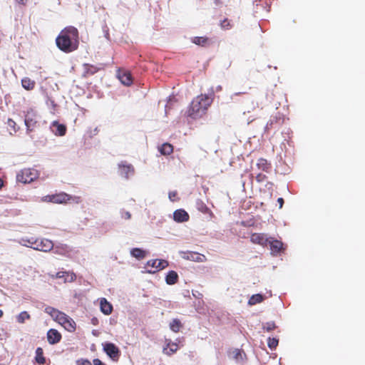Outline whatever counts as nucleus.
<instances>
[{
  "label": "nucleus",
  "instance_id": "6e6552de",
  "mask_svg": "<svg viewBox=\"0 0 365 365\" xmlns=\"http://www.w3.org/2000/svg\"><path fill=\"white\" fill-rule=\"evenodd\" d=\"M69 195L62 192L59 194L52 195H46L43 197V201L48 202H53V203H63L69 200Z\"/></svg>",
  "mask_w": 365,
  "mask_h": 365
},
{
  "label": "nucleus",
  "instance_id": "7ed1b4c3",
  "mask_svg": "<svg viewBox=\"0 0 365 365\" xmlns=\"http://www.w3.org/2000/svg\"><path fill=\"white\" fill-rule=\"evenodd\" d=\"M38 177V171L35 169L26 168L22 170L16 175L18 182L22 183H30Z\"/></svg>",
  "mask_w": 365,
  "mask_h": 365
},
{
  "label": "nucleus",
  "instance_id": "864d4df0",
  "mask_svg": "<svg viewBox=\"0 0 365 365\" xmlns=\"http://www.w3.org/2000/svg\"><path fill=\"white\" fill-rule=\"evenodd\" d=\"M2 186H3V181L1 179H0V189L1 188Z\"/></svg>",
  "mask_w": 365,
  "mask_h": 365
},
{
  "label": "nucleus",
  "instance_id": "423d86ee",
  "mask_svg": "<svg viewBox=\"0 0 365 365\" xmlns=\"http://www.w3.org/2000/svg\"><path fill=\"white\" fill-rule=\"evenodd\" d=\"M103 351L113 361H117L120 355V351L118 346L110 342L103 344Z\"/></svg>",
  "mask_w": 365,
  "mask_h": 365
},
{
  "label": "nucleus",
  "instance_id": "c756f323",
  "mask_svg": "<svg viewBox=\"0 0 365 365\" xmlns=\"http://www.w3.org/2000/svg\"><path fill=\"white\" fill-rule=\"evenodd\" d=\"M197 209L202 213L207 214L210 212L207 206L200 200H197L196 202Z\"/></svg>",
  "mask_w": 365,
  "mask_h": 365
},
{
  "label": "nucleus",
  "instance_id": "3c124183",
  "mask_svg": "<svg viewBox=\"0 0 365 365\" xmlns=\"http://www.w3.org/2000/svg\"><path fill=\"white\" fill-rule=\"evenodd\" d=\"M242 93H233L231 96H230V98L231 99H233L234 98V96H238V95H240Z\"/></svg>",
  "mask_w": 365,
  "mask_h": 365
},
{
  "label": "nucleus",
  "instance_id": "e433bc0d",
  "mask_svg": "<svg viewBox=\"0 0 365 365\" xmlns=\"http://www.w3.org/2000/svg\"><path fill=\"white\" fill-rule=\"evenodd\" d=\"M119 213L122 219L130 220L131 218V213L124 209H120Z\"/></svg>",
  "mask_w": 365,
  "mask_h": 365
},
{
  "label": "nucleus",
  "instance_id": "9b49d317",
  "mask_svg": "<svg viewBox=\"0 0 365 365\" xmlns=\"http://www.w3.org/2000/svg\"><path fill=\"white\" fill-rule=\"evenodd\" d=\"M50 129L55 135L58 136H63L66 132V125L61 124L56 120L52 122L50 126Z\"/></svg>",
  "mask_w": 365,
  "mask_h": 365
},
{
  "label": "nucleus",
  "instance_id": "5fc2aeb1",
  "mask_svg": "<svg viewBox=\"0 0 365 365\" xmlns=\"http://www.w3.org/2000/svg\"><path fill=\"white\" fill-rule=\"evenodd\" d=\"M3 316V312L0 309V318Z\"/></svg>",
  "mask_w": 365,
  "mask_h": 365
},
{
  "label": "nucleus",
  "instance_id": "39448f33",
  "mask_svg": "<svg viewBox=\"0 0 365 365\" xmlns=\"http://www.w3.org/2000/svg\"><path fill=\"white\" fill-rule=\"evenodd\" d=\"M24 122L28 132L34 130L38 123L36 113L33 110H28L25 115Z\"/></svg>",
  "mask_w": 365,
  "mask_h": 365
},
{
  "label": "nucleus",
  "instance_id": "393cba45",
  "mask_svg": "<svg viewBox=\"0 0 365 365\" xmlns=\"http://www.w3.org/2000/svg\"><path fill=\"white\" fill-rule=\"evenodd\" d=\"M70 252V248L66 245H61L54 247V252L61 255H68Z\"/></svg>",
  "mask_w": 365,
  "mask_h": 365
},
{
  "label": "nucleus",
  "instance_id": "c9c22d12",
  "mask_svg": "<svg viewBox=\"0 0 365 365\" xmlns=\"http://www.w3.org/2000/svg\"><path fill=\"white\" fill-rule=\"evenodd\" d=\"M207 41V39L204 37H195L192 42L196 45L204 46Z\"/></svg>",
  "mask_w": 365,
  "mask_h": 365
},
{
  "label": "nucleus",
  "instance_id": "f03ea898",
  "mask_svg": "<svg viewBox=\"0 0 365 365\" xmlns=\"http://www.w3.org/2000/svg\"><path fill=\"white\" fill-rule=\"evenodd\" d=\"M215 91L211 88L208 94L200 95L192 101L187 115L193 119L201 118L213 101Z\"/></svg>",
  "mask_w": 365,
  "mask_h": 365
},
{
  "label": "nucleus",
  "instance_id": "09e8293b",
  "mask_svg": "<svg viewBox=\"0 0 365 365\" xmlns=\"http://www.w3.org/2000/svg\"><path fill=\"white\" fill-rule=\"evenodd\" d=\"M277 202H278V203H279V208H282V206H283V204H284V200H283V198H282V197H279V198H278V200H277Z\"/></svg>",
  "mask_w": 365,
  "mask_h": 365
},
{
  "label": "nucleus",
  "instance_id": "20e7f679",
  "mask_svg": "<svg viewBox=\"0 0 365 365\" xmlns=\"http://www.w3.org/2000/svg\"><path fill=\"white\" fill-rule=\"evenodd\" d=\"M118 174L125 179L132 178L135 174L134 167L126 161L118 163Z\"/></svg>",
  "mask_w": 365,
  "mask_h": 365
},
{
  "label": "nucleus",
  "instance_id": "8fccbe9b",
  "mask_svg": "<svg viewBox=\"0 0 365 365\" xmlns=\"http://www.w3.org/2000/svg\"><path fill=\"white\" fill-rule=\"evenodd\" d=\"M16 1L19 4L25 5L27 0H16Z\"/></svg>",
  "mask_w": 365,
  "mask_h": 365
},
{
  "label": "nucleus",
  "instance_id": "f257e3e1",
  "mask_svg": "<svg viewBox=\"0 0 365 365\" xmlns=\"http://www.w3.org/2000/svg\"><path fill=\"white\" fill-rule=\"evenodd\" d=\"M57 46L63 51L71 52L78 46V31L73 26H68L61 31L56 39Z\"/></svg>",
  "mask_w": 365,
  "mask_h": 365
},
{
  "label": "nucleus",
  "instance_id": "4be33fe9",
  "mask_svg": "<svg viewBox=\"0 0 365 365\" xmlns=\"http://www.w3.org/2000/svg\"><path fill=\"white\" fill-rule=\"evenodd\" d=\"M257 167L259 170L268 173L271 168L270 164L267 163V160L260 158L257 160Z\"/></svg>",
  "mask_w": 365,
  "mask_h": 365
},
{
  "label": "nucleus",
  "instance_id": "4468645a",
  "mask_svg": "<svg viewBox=\"0 0 365 365\" xmlns=\"http://www.w3.org/2000/svg\"><path fill=\"white\" fill-rule=\"evenodd\" d=\"M228 355L230 359L235 360L237 363L242 362L245 356L244 351L238 349H230Z\"/></svg>",
  "mask_w": 365,
  "mask_h": 365
},
{
  "label": "nucleus",
  "instance_id": "a211bd4d",
  "mask_svg": "<svg viewBox=\"0 0 365 365\" xmlns=\"http://www.w3.org/2000/svg\"><path fill=\"white\" fill-rule=\"evenodd\" d=\"M101 311L106 315L111 314L113 311L112 304L108 302L106 299L101 298L100 300Z\"/></svg>",
  "mask_w": 365,
  "mask_h": 365
},
{
  "label": "nucleus",
  "instance_id": "9d476101",
  "mask_svg": "<svg viewBox=\"0 0 365 365\" xmlns=\"http://www.w3.org/2000/svg\"><path fill=\"white\" fill-rule=\"evenodd\" d=\"M52 278L61 279L64 283L73 282L76 276L73 272H58L56 274L51 275Z\"/></svg>",
  "mask_w": 365,
  "mask_h": 365
},
{
  "label": "nucleus",
  "instance_id": "f704fd0d",
  "mask_svg": "<svg viewBox=\"0 0 365 365\" xmlns=\"http://www.w3.org/2000/svg\"><path fill=\"white\" fill-rule=\"evenodd\" d=\"M267 344L271 349H274L278 345V339L269 337L268 339Z\"/></svg>",
  "mask_w": 365,
  "mask_h": 365
},
{
  "label": "nucleus",
  "instance_id": "c03bdc74",
  "mask_svg": "<svg viewBox=\"0 0 365 365\" xmlns=\"http://www.w3.org/2000/svg\"><path fill=\"white\" fill-rule=\"evenodd\" d=\"M192 296L195 297V298H197V299H200L202 297V294L198 292V291H194L192 290Z\"/></svg>",
  "mask_w": 365,
  "mask_h": 365
},
{
  "label": "nucleus",
  "instance_id": "f3484780",
  "mask_svg": "<svg viewBox=\"0 0 365 365\" xmlns=\"http://www.w3.org/2000/svg\"><path fill=\"white\" fill-rule=\"evenodd\" d=\"M184 259H186L187 260L193 261V262H202L205 261L206 257L205 255L197 253V252H187L184 253V255L182 256Z\"/></svg>",
  "mask_w": 365,
  "mask_h": 365
},
{
  "label": "nucleus",
  "instance_id": "bb28decb",
  "mask_svg": "<svg viewBox=\"0 0 365 365\" xmlns=\"http://www.w3.org/2000/svg\"><path fill=\"white\" fill-rule=\"evenodd\" d=\"M36 361L40 364L43 365L46 362V359L43 356V349L41 347H38L36 349V357H35Z\"/></svg>",
  "mask_w": 365,
  "mask_h": 365
},
{
  "label": "nucleus",
  "instance_id": "2eb2a0df",
  "mask_svg": "<svg viewBox=\"0 0 365 365\" xmlns=\"http://www.w3.org/2000/svg\"><path fill=\"white\" fill-rule=\"evenodd\" d=\"M173 219L177 222H187L189 220V215L182 209L176 210L173 212Z\"/></svg>",
  "mask_w": 365,
  "mask_h": 365
},
{
  "label": "nucleus",
  "instance_id": "79ce46f5",
  "mask_svg": "<svg viewBox=\"0 0 365 365\" xmlns=\"http://www.w3.org/2000/svg\"><path fill=\"white\" fill-rule=\"evenodd\" d=\"M266 178L267 176L262 173H258L256 176V180L258 182H262Z\"/></svg>",
  "mask_w": 365,
  "mask_h": 365
},
{
  "label": "nucleus",
  "instance_id": "a18cd8bd",
  "mask_svg": "<svg viewBox=\"0 0 365 365\" xmlns=\"http://www.w3.org/2000/svg\"><path fill=\"white\" fill-rule=\"evenodd\" d=\"M8 125L14 129V131H16L15 125L16 123L12 120L11 119L8 120Z\"/></svg>",
  "mask_w": 365,
  "mask_h": 365
},
{
  "label": "nucleus",
  "instance_id": "f8f14e48",
  "mask_svg": "<svg viewBox=\"0 0 365 365\" xmlns=\"http://www.w3.org/2000/svg\"><path fill=\"white\" fill-rule=\"evenodd\" d=\"M251 242L255 244H259L262 246H267L269 239L267 235L262 233H254L251 236Z\"/></svg>",
  "mask_w": 365,
  "mask_h": 365
},
{
  "label": "nucleus",
  "instance_id": "a19ab883",
  "mask_svg": "<svg viewBox=\"0 0 365 365\" xmlns=\"http://www.w3.org/2000/svg\"><path fill=\"white\" fill-rule=\"evenodd\" d=\"M76 365H92L91 363L87 359H78L76 361Z\"/></svg>",
  "mask_w": 365,
  "mask_h": 365
},
{
  "label": "nucleus",
  "instance_id": "58836bf2",
  "mask_svg": "<svg viewBox=\"0 0 365 365\" xmlns=\"http://www.w3.org/2000/svg\"><path fill=\"white\" fill-rule=\"evenodd\" d=\"M58 309L52 307H46L44 309V312L49 314L52 318L54 317L55 314L57 313Z\"/></svg>",
  "mask_w": 365,
  "mask_h": 365
},
{
  "label": "nucleus",
  "instance_id": "5701e85b",
  "mask_svg": "<svg viewBox=\"0 0 365 365\" xmlns=\"http://www.w3.org/2000/svg\"><path fill=\"white\" fill-rule=\"evenodd\" d=\"M178 275L175 271H170L165 277V282L168 284H174L177 282Z\"/></svg>",
  "mask_w": 365,
  "mask_h": 365
},
{
  "label": "nucleus",
  "instance_id": "49530a36",
  "mask_svg": "<svg viewBox=\"0 0 365 365\" xmlns=\"http://www.w3.org/2000/svg\"><path fill=\"white\" fill-rule=\"evenodd\" d=\"M229 22L227 21V20H224L222 23H221V26L223 28V29H228V26H229Z\"/></svg>",
  "mask_w": 365,
  "mask_h": 365
},
{
  "label": "nucleus",
  "instance_id": "473e14b6",
  "mask_svg": "<svg viewBox=\"0 0 365 365\" xmlns=\"http://www.w3.org/2000/svg\"><path fill=\"white\" fill-rule=\"evenodd\" d=\"M168 346H170L169 349L168 348H164V349H163V352L168 355H171L173 353H175L178 350V347L176 344H170V343L168 344Z\"/></svg>",
  "mask_w": 365,
  "mask_h": 365
},
{
  "label": "nucleus",
  "instance_id": "0eeeda50",
  "mask_svg": "<svg viewBox=\"0 0 365 365\" xmlns=\"http://www.w3.org/2000/svg\"><path fill=\"white\" fill-rule=\"evenodd\" d=\"M146 266L155 269L154 270L148 269L147 272L155 273L167 267L168 266V262L165 259H150L147 262Z\"/></svg>",
  "mask_w": 365,
  "mask_h": 365
},
{
  "label": "nucleus",
  "instance_id": "a878e982",
  "mask_svg": "<svg viewBox=\"0 0 365 365\" xmlns=\"http://www.w3.org/2000/svg\"><path fill=\"white\" fill-rule=\"evenodd\" d=\"M36 240H34L33 237H22L20 239L19 243L23 246L33 248L34 246H36Z\"/></svg>",
  "mask_w": 365,
  "mask_h": 365
},
{
  "label": "nucleus",
  "instance_id": "4c0bfd02",
  "mask_svg": "<svg viewBox=\"0 0 365 365\" xmlns=\"http://www.w3.org/2000/svg\"><path fill=\"white\" fill-rule=\"evenodd\" d=\"M263 329L267 331H270L276 328L275 324L273 322H269L262 325Z\"/></svg>",
  "mask_w": 365,
  "mask_h": 365
},
{
  "label": "nucleus",
  "instance_id": "6ab92c4d",
  "mask_svg": "<svg viewBox=\"0 0 365 365\" xmlns=\"http://www.w3.org/2000/svg\"><path fill=\"white\" fill-rule=\"evenodd\" d=\"M53 320L56 321L61 325H63L65 327H66V322H68V316H67L66 314H64L62 312H60L59 310L57 311V313L55 314L54 317H53Z\"/></svg>",
  "mask_w": 365,
  "mask_h": 365
},
{
  "label": "nucleus",
  "instance_id": "1a4fd4ad",
  "mask_svg": "<svg viewBox=\"0 0 365 365\" xmlns=\"http://www.w3.org/2000/svg\"><path fill=\"white\" fill-rule=\"evenodd\" d=\"M53 248V244L52 241L43 239L41 240H36V246L33 247L34 250L41 251V252H49Z\"/></svg>",
  "mask_w": 365,
  "mask_h": 365
},
{
  "label": "nucleus",
  "instance_id": "412c9836",
  "mask_svg": "<svg viewBox=\"0 0 365 365\" xmlns=\"http://www.w3.org/2000/svg\"><path fill=\"white\" fill-rule=\"evenodd\" d=\"M98 70H99V68H97L95 66L85 63V64H83V75L84 76H90V75H93Z\"/></svg>",
  "mask_w": 365,
  "mask_h": 365
},
{
  "label": "nucleus",
  "instance_id": "603ef678",
  "mask_svg": "<svg viewBox=\"0 0 365 365\" xmlns=\"http://www.w3.org/2000/svg\"><path fill=\"white\" fill-rule=\"evenodd\" d=\"M222 89V87L221 86H218L217 88H216V91H219Z\"/></svg>",
  "mask_w": 365,
  "mask_h": 365
},
{
  "label": "nucleus",
  "instance_id": "ea45409f",
  "mask_svg": "<svg viewBox=\"0 0 365 365\" xmlns=\"http://www.w3.org/2000/svg\"><path fill=\"white\" fill-rule=\"evenodd\" d=\"M66 327L68 331H73L75 329V322L68 317V322L66 324Z\"/></svg>",
  "mask_w": 365,
  "mask_h": 365
},
{
  "label": "nucleus",
  "instance_id": "c85d7f7f",
  "mask_svg": "<svg viewBox=\"0 0 365 365\" xmlns=\"http://www.w3.org/2000/svg\"><path fill=\"white\" fill-rule=\"evenodd\" d=\"M173 146L169 143H164L159 148V151L162 155H170L173 153Z\"/></svg>",
  "mask_w": 365,
  "mask_h": 365
},
{
  "label": "nucleus",
  "instance_id": "ddd939ff",
  "mask_svg": "<svg viewBox=\"0 0 365 365\" xmlns=\"http://www.w3.org/2000/svg\"><path fill=\"white\" fill-rule=\"evenodd\" d=\"M117 77L123 85L127 86L131 85L133 82L131 74L125 71L118 70Z\"/></svg>",
  "mask_w": 365,
  "mask_h": 365
},
{
  "label": "nucleus",
  "instance_id": "6e6d98bb",
  "mask_svg": "<svg viewBox=\"0 0 365 365\" xmlns=\"http://www.w3.org/2000/svg\"><path fill=\"white\" fill-rule=\"evenodd\" d=\"M168 105H166V106H165V112L167 111V108H168Z\"/></svg>",
  "mask_w": 365,
  "mask_h": 365
},
{
  "label": "nucleus",
  "instance_id": "dca6fc26",
  "mask_svg": "<svg viewBox=\"0 0 365 365\" xmlns=\"http://www.w3.org/2000/svg\"><path fill=\"white\" fill-rule=\"evenodd\" d=\"M61 334L56 329H51L47 333V339L50 344H55L60 341Z\"/></svg>",
  "mask_w": 365,
  "mask_h": 365
},
{
  "label": "nucleus",
  "instance_id": "37998d69",
  "mask_svg": "<svg viewBox=\"0 0 365 365\" xmlns=\"http://www.w3.org/2000/svg\"><path fill=\"white\" fill-rule=\"evenodd\" d=\"M176 196H177V192H175V191L170 192L168 194V197H169L170 200H171L173 202L175 200Z\"/></svg>",
  "mask_w": 365,
  "mask_h": 365
},
{
  "label": "nucleus",
  "instance_id": "cd10ccee",
  "mask_svg": "<svg viewBox=\"0 0 365 365\" xmlns=\"http://www.w3.org/2000/svg\"><path fill=\"white\" fill-rule=\"evenodd\" d=\"M21 85L24 88H25L27 91H30L34 88L35 81L31 80L28 77H25L21 80Z\"/></svg>",
  "mask_w": 365,
  "mask_h": 365
},
{
  "label": "nucleus",
  "instance_id": "2f4dec72",
  "mask_svg": "<svg viewBox=\"0 0 365 365\" xmlns=\"http://www.w3.org/2000/svg\"><path fill=\"white\" fill-rule=\"evenodd\" d=\"M169 326H170V329L173 331L178 332V331H179L180 327H182V324L179 319H175L172 322H170Z\"/></svg>",
  "mask_w": 365,
  "mask_h": 365
},
{
  "label": "nucleus",
  "instance_id": "7c9ffc66",
  "mask_svg": "<svg viewBox=\"0 0 365 365\" xmlns=\"http://www.w3.org/2000/svg\"><path fill=\"white\" fill-rule=\"evenodd\" d=\"M263 300V296L260 294H253L249 299L248 304L250 305H255L256 304H258Z\"/></svg>",
  "mask_w": 365,
  "mask_h": 365
},
{
  "label": "nucleus",
  "instance_id": "b1692460",
  "mask_svg": "<svg viewBox=\"0 0 365 365\" xmlns=\"http://www.w3.org/2000/svg\"><path fill=\"white\" fill-rule=\"evenodd\" d=\"M130 255L138 259H142L145 257L146 252L140 248H133Z\"/></svg>",
  "mask_w": 365,
  "mask_h": 365
},
{
  "label": "nucleus",
  "instance_id": "72a5a7b5",
  "mask_svg": "<svg viewBox=\"0 0 365 365\" xmlns=\"http://www.w3.org/2000/svg\"><path fill=\"white\" fill-rule=\"evenodd\" d=\"M30 318V315L26 311L21 312L17 317L16 319L19 323L23 324L24 323L26 319H29Z\"/></svg>",
  "mask_w": 365,
  "mask_h": 365
},
{
  "label": "nucleus",
  "instance_id": "de8ad7c7",
  "mask_svg": "<svg viewBox=\"0 0 365 365\" xmlns=\"http://www.w3.org/2000/svg\"><path fill=\"white\" fill-rule=\"evenodd\" d=\"M93 365H105L100 359H95L93 360Z\"/></svg>",
  "mask_w": 365,
  "mask_h": 365
},
{
  "label": "nucleus",
  "instance_id": "aec40b11",
  "mask_svg": "<svg viewBox=\"0 0 365 365\" xmlns=\"http://www.w3.org/2000/svg\"><path fill=\"white\" fill-rule=\"evenodd\" d=\"M268 245L270 246V249L272 252L278 253L281 251L282 249V242L279 240H269V242H268Z\"/></svg>",
  "mask_w": 365,
  "mask_h": 365
}]
</instances>
